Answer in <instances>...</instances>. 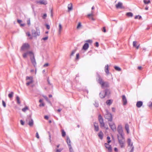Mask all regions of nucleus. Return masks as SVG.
Returning a JSON list of instances; mask_svg holds the SVG:
<instances>
[{"label":"nucleus","mask_w":152,"mask_h":152,"mask_svg":"<svg viewBox=\"0 0 152 152\" xmlns=\"http://www.w3.org/2000/svg\"><path fill=\"white\" fill-rule=\"evenodd\" d=\"M30 53L31 55V56L30 57L31 63L34 66H35L36 64V63L34 58V54L33 52H30Z\"/></svg>","instance_id":"nucleus-7"},{"label":"nucleus","mask_w":152,"mask_h":152,"mask_svg":"<svg viewBox=\"0 0 152 152\" xmlns=\"http://www.w3.org/2000/svg\"><path fill=\"white\" fill-rule=\"evenodd\" d=\"M148 106L150 107H152V102H149L148 104Z\"/></svg>","instance_id":"nucleus-48"},{"label":"nucleus","mask_w":152,"mask_h":152,"mask_svg":"<svg viewBox=\"0 0 152 152\" xmlns=\"http://www.w3.org/2000/svg\"><path fill=\"white\" fill-rule=\"evenodd\" d=\"M26 34L27 36L28 37H30L29 38L30 39H32L33 38V37L31 36V34L29 32H27L26 33Z\"/></svg>","instance_id":"nucleus-36"},{"label":"nucleus","mask_w":152,"mask_h":152,"mask_svg":"<svg viewBox=\"0 0 152 152\" xmlns=\"http://www.w3.org/2000/svg\"><path fill=\"white\" fill-rule=\"evenodd\" d=\"M70 152H74L73 150L71 147V145L69 146Z\"/></svg>","instance_id":"nucleus-41"},{"label":"nucleus","mask_w":152,"mask_h":152,"mask_svg":"<svg viewBox=\"0 0 152 152\" xmlns=\"http://www.w3.org/2000/svg\"><path fill=\"white\" fill-rule=\"evenodd\" d=\"M137 68L139 70H140L142 69V67L141 66H139Z\"/></svg>","instance_id":"nucleus-62"},{"label":"nucleus","mask_w":152,"mask_h":152,"mask_svg":"<svg viewBox=\"0 0 152 152\" xmlns=\"http://www.w3.org/2000/svg\"><path fill=\"white\" fill-rule=\"evenodd\" d=\"M28 107L26 106L25 107H24V108H23L22 109V110L23 112H25L26 110H28Z\"/></svg>","instance_id":"nucleus-37"},{"label":"nucleus","mask_w":152,"mask_h":152,"mask_svg":"<svg viewBox=\"0 0 152 152\" xmlns=\"http://www.w3.org/2000/svg\"><path fill=\"white\" fill-rule=\"evenodd\" d=\"M2 104H3V106L4 107H5L6 106V104L5 102L3 100L2 101Z\"/></svg>","instance_id":"nucleus-53"},{"label":"nucleus","mask_w":152,"mask_h":152,"mask_svg":"<svg viewBox=\"0 0 152 152\" xmlns=\"http://www.w3.org/2000/svg\"><path fill=\"white\" fill-rule=\"evenodd\" d=\"M109 143H105L104 145L106 148L107 149L108 152H112V149L111 146Z\"/></svg>","instance_id":"nucleus-13"},{"label":"nucleus","mask_w":152,"mask_h":152,"mask_svg":"<svg viewBox=\"0 0 152 152\" xmlns=\"http://www.w3.org/2000/svg\"><path fill=\"white\" fill-rule=\"evenodd\" d=\"M109 66L108 65H107L105 66V71L107 74H108L109 73Z\"/></svg>","instance_id":"nucleus-27"},{"label":"nucleus","mask_w":152,"mask_h":152,"mask_svg":"<svg viewBox=\"0 0 152 152\" xmlns=\"http://www.w3.org/2000/svg\"><path fill=\"white\" fill-rule=\"evenodd\" d=\"M94 12L92 11L91 13L87 15L88 17L89 18H91V19L93 20H94V19L93 18V16H94Z\"/></svg>","instance_id":"nucleus-22"},{"label":"nucleus","mask_w":152,"mask_h":152,"mask_svg":"<svg viewBox=\"0 0 152 152\" xmlns=\"http://www.w3.org/2000/svg\"><path fill=\"white\" fill-rule=\"evenodd\" d=\"M119 142L121 148H123L124 147V143L125 140L124 136H118Z\"/></svg>","instance_id":"nucleus-4"},{"label":"nucleus","mask_w":152,"mask_h":152,"mask_svg":"<svg viewBox=\"0 0 152 152\" xmlns=\"http://www.w3.org/2000/svg\"><path fill=\"white\" fill-rule=\"evenodd\" d=\"M125 128L127 134H129V126L128 124H125Z\"/></svg>","instance_id":"nucleus-21"},{"label":"nucleus","mask_w":152,"mask_h":152,"mask_svg":"<svg viewBox=\"0 0 152 152\" xmlns=\"http://www.w3.org/2000/svg\"><path fill=\"white\" fill-rule=\"evenodd\" d=\"M98 81V83L101 85L102 88L108 87H109L108 83L104 81L100 77H99Z\"/></svg>","instance_id":"nucleus-2"},{"label":"nucleus","mask_w":152,"mask_h":152,"mask_svg":"<svg viewBox=\"0 0 152 152\" xmlns=\"http://www.w3.org/2000/svg\"><path fill=\"white\" fill-rule=\"evenodd\" d=\"M13 94H14V92H11L8 95V96L10 98H12L13 96Z\"/></svg>","instance_id":"nucleus-34"},{"label":"nucleus","mask_w":152,"mask_h":152,"mask_svg":"<svg viewBox=\"0 0 152 152\" xmlns=\"http://www.w3.org/2000/svg\"><path fill=\"white\" fill-rule=\"evenodd\" d=\"M128 145L129 146H133L132 143L131 142V140L130 139H128Z\"/></svg>","instance_id":"nucleus-31"},{"label":"nucleus","mask_w":152,"mask_h":152,"mask_svg":"<svg viewBox=\"0 0 152 152\" xmlns=\"http://www.w3.org/2000/svg\"><path fill=\"white\" fill-rule=\"evenodd\" d=\"M108 91V90H105V92H102L100 94V97L102 98H104L106 96V95L107 94V92Z\"/></svg>","instance_id":"nucleus-14"},{"label":"nucleus","mask_w":152,"mask_h":152,"mask_svg":"<svg viewBox=\"0 0 152 152\" xmlns=\"http://www.w3.org/2000/svg\"><path fill=\"white\" fill-rule=\"evenodd\" d=\"M26 85L28 86L32 84L34 82L33 78L32 76H27L26 77Z\"/></svg>","instance_id":"nucleus-3"},{"label":"nucleus","mask_w":152,"mask_h":152,"mask_svg":"<svg viewBox=\"0 0 152 152\" xmlns=\"http://www.w3.org/2000/svg\"><path fill=\"white\" fill-rule=\"evenodd\" d=\"M130 149H131L130 152H133L134 150V147L133 146H130Z\"/></svg>","instance_id":"nucleus-45"},{"label":"nucleus","mask_w":152,"mask_h":152,"mask_svg":"<svg viewBox=\"0 0 152 152\" xmlns=\"http://www.w3.org/2000/svg\"><path fill=\"white\" fill-rule=\"evenodd\" d=\"M82 26V25L81 23L80 22H79L77 27V29H78L80 28H81Z\"/></svg>","instance_id":"nucleus-29"},{"label":"nucleus","mask_w":152,"mask_h":152,"mask_svg":"<svg viewBox=\"0 0 152 152\" xmlns=\"http://www.w3.org/2000/svg\"><path fill=\"white\" fill-rule=\"evenodd\" d=\"M79 58V53H77L76 55V59L78 60Z\"/></svg>","instance_id":"nucleus-47"},{"label":"nucleus","mask_w":152,"mask_h":152,"mask_svg":"<svg viewBox=\"0 0 152 152\" xmlns=\"http://www.w3.org/2000/svg\"><path fill=\"white\" fill-rule=\"evenodd\" d=\"M114 68L115 70L118 71H120L121 70V69L119 67L117 66H115L114 67Z\"/></svg>","instance_id":"nucleus-35"},{"label":"nucleus","mask_w":152,"mask_h":152,"mask_svg":"<svg viewBox=\"0 0 152 152\" xmlns=\"http://www.w3.org/2000/svg\"><path fill=\"white\" fill-rule=\"evenodd\" d=\"M86 42H88V43H91L92 42V40H90V39H88V40H87L86 41Z\"/></svg>","instance_id":"nucleus-54"},{"label":"nucleus","mask_w":152,"mask_h":152,"mask_svg":"<svg viewBox=\"0 0 152 152\" xmlns=\"http://www.w3.org/2000/svg\"><path fill=\"white\" fill-rule=\"evenodd\" d=\"M141 18V17L139 15L136 16L134 18L135 19H140Z\"/></svg>","instance_id":"nucleus-44"},{"label":"nucleus","mask_w":152,"mask_h":152,"mask_svg":"<svg viewBox=\"0 0 152 152\" xmlns=\"http://www.w3.org/2000/svg\"><path fill=\"white\" fill-rule=\"evenodd\" d=\"M62 135L63 137H64L66 135V132L64 130L62 131Z\"/></svg>","instance_id":"nucleus-40"},{"label":"nucleus","mask_w":152,"mask_h":152,"mask_svg":"<svg viewBox=\"0 0 152 152\" xmlns=\"http://www.w3.org/2000/svg\"><path fill=\"white\" fill-rule=\"evenodd\" d=\"M44 118L46 120H48V116L45 115L44 117Z\"/></svg>","instance_id":"nucleus-61"},{"label":"nucleus","mask_w":152,"mask_h":152,"mask_svg":"<svg viewBox=\"0 0 152 152\" xmlns=\"http://www.w3.org/2000/svg\"><path fill=\"white\" fill-rule=\"evenodd\" d=\"M142 102L140 101L137 102L136 104V106L137 107H140L142 105Z\"/></svg>","instance_id":"nucleus-24"},{"label":"nucleus","mask_w":152,"mask_h":152,"mask_svg":"<svg viewBox=\"0 0 152 152\" xmlns=\"http://www.w3.org/2000/svg\"><path fill=\"white\" fill-rule=\"evenodd\" d=\"M30 52H33L32 51H27L26 52L24 53L23 54V58H27V56L29 55L30 57L31 56V55L30 53Z\"/></svg>","instance_id":"nucleus-17"},{"label":"nucleus","mask_w":152,"mask_h":152,"mask_svg":"<svg viewBox=\"0 0 152 152\" xmlns=\"http://www.w3.org/2000/svg\"><path fill=\"white\" fill-rule=\"evenodd\" d=\"M98 120L100 123L101 127L102 128L104 127L106 130L108 129L109 128L108 126H105V124L104 122L103 119L100 115H99Z\"/></svg>","instance_id":"nucleus-1"},{"label":"nucleus","mask_w":152,"mask_h":152,"mask_svg":"<svg viewBox=\"0 0 152 152\" xmlns=\"http://www.w3.org/2000/svg\"><path fill=\"white\" fill-rule=\"evenodd\" d=\"M30 46L28 43L23 44L21 48L22 50H25L29 48Z\"/></svg>","instance_id":"nucleus-9"},{"label":"nucleus","mask_w":152,"mask_h":152,"mask_svg":"<svg viewBox=\"0 0 152 152\" xmlns=\"http://www.w3.org/2000/svg\"><path fill=\"white\" fill-rule=\"evenodd\" d=\"M113 100H108L106 102V104L107 105H110L112 103Z\"/></svg>","instance_id":"nucleus-33"},{"label":"nucleus","mask_w":152,"mask_h":152,"mask_svg":"<svg viewBox=\"0 0 152 152\" xmlns=\"http://www.w3.org/2000/svg\"><path fill=\"white\" fill-rule=\"evenodd\" d=\"M16 99L17 102V104H20L21 102L20 101V98L19 97V96H16Z\"/></svg>","instance_id":"nucleus-28"},{"label":"nucleus","mask_w":152,"mask_h":152,"mask_svg":"<svg viewBox=\"0 0 152 152\" xmlns=\"http://www.w3.org/2000/svg\"><path fill=\"white\" fill-rule=\"evenodd\" d=\"M46 28H47V29H49L50 28V26L48 25V24H47L46 25Z\"/></svg>","instance_id":"nucleus-57"},{"label":"nucleus","mask_w":152,"mask_h":152,"mask_svg":"<svg viewBox=\"0 0 152 152\" xmlns=\"http://www.w3.org/2000/svg\"><path fill=\"white\" fill-rule=\"evenodd\" d=\"M49 65V64L48 63H46L43 66L44 67H46L47 66H48Z\"/></svg>","instance_id":"nucleus-58"},{"label":"nucleus","mask_w":152,"mask_h":152,"mask_svg":"<svg viewBox=\"0 0 152 152\" xmlns=\"http://www.w3.org/2000/svg\"><path fill=\"white\" fill-rule=\"evenodd\" d=\"M20 26H25V24H20Z\"/></svg>","instance_id":"nucleus-64"},{"label":"nucleus","mask_w":152,"mask_h":152,"mask_svg":"<svg viewBox=\"0 0 152 152\" xmlns=\"http://www.w3.org/2000/svg\"><path fill=\"white\" fill-rule=\"evenodd\" d=\"M95 46L96 47H99V43L98 42H96L95 43Z\"/></svg>","instance_id":"nucleus-56"},{"label":"nucleus","mask_w":152,"mask_h":152,"mask_svg":"<svg viewBox=\"0 0 152 152\" xmlns=\"http://www.w3.org/2000/svg\"><path fill=\"white\" fill-rule=\"evenodd\" d=\"M20 123L21 125H23L24 124V122L22 120H20Z\"/></svg>","instance_id":"nucleus-52"},{"label":"nucleus","mask_w":152,"mask_h":152,"mask_svg":"<svg viewBox=\"0 0 152 152\" xmlns=\"http://www.w3.org/2000/svg\"><path fill=\"white\" fill-rule=\"evenodd\" d=\"M49 140H50V141H51V136L50 134H49Z\"/></svg>","instance_id":"nucleus-63"},{"label":"nucleus","mask_w":152,"mask_h":152,"mask_svg":"<svg viewBox=\"0 0 152 152\" xmlns=\"http://www.w3.org/2000/svg\"><path fill=\"white\" fill-rule=\"evenodd\" d=\"M63 148H60L59 149H57L56 150V152H61V151L63 150Z\"/></svg>","instance_id":"nucleus-43"},{"label":"nucleus","mask_w":152,"mask_h":152,"mask_svg":"<svg viewBox=\"0 0 152 152\" xmlns=\"http://www.w3.org/2000/svg\"><path fill=\"white\" fill-rule=\"evenodd\" d=\"M105 118L108 120L109 121L111 122L112 121V116L111 113H107L104 116Z\"/></svg>","instance_id":"nucleus-8"},{"label":"nucleus","mask_w":152,"mask_h":152,"mask_svg":"<svg viewBox=\"0 0 152 152\" xmlns=\"http://www.w3.org/2000/svg\"><path fill=\"white\" fill-rule=\"evenodd\" d=\"M89 45L88 43H85L83 47V49L84 50H87L89 48Z\"/></svg>","instance_id":"nucleus-20"},{"label":"nucleus","mask_w":152,"mask_h":152,"mask_svg":"<svg viewBox=\"0 0 152 152\" xmlns=\"http://www.w3.org/2000/svg\"><path fill=\"white\" fill-rule=\"evenodd\" d=\"M39 106L41 107H43L45 106V104L44 103L42 102V103H41L39 105Z\"/></svg>","instance_id":"nucleus-50"},{"label":"nucleus","mask_w":152,"mask_h":152,"mask_svg":"<svg viewBox=\"0 0 152 152\" xmlns=\"http://www.w3.org/2000/svg\"><path fill=\"white\" fill-rule=\"evenodd\" d=\"M27 24H28V25H30V20H27Z\"/></svg>","instance_id":"nucleus-60"},{"label":"nucleus","mask_w":152,"mask_h":152,"mask_svg":"<svg viewBox=\"0 0 152 152\" xmlns=\"http://www.w3.org/2000/svg\"><path fill=\"white\" fill-rule=\"evenodd\" d=\"M17 22H18L19 23V24H20V23H21V22H22V21L21 20H17Z\"/></svg>","instance_id":"nucleus-59"},{"label":"nucleus","mask_w":152,"mask_h":152,"mask_svg":"<svg viewBox=\"0 0 152 152\" xmlns=\"http://www.w3.org/2000/svg\"><path fill=\"white\" fill-rule=\"evenodd\" d=\"M26 121H28V124L31 127L33 126L34 124L33 121V120L31 118V116L28 118L26 120Z\"/></svg>","instance_id":"nucleus-11"},{"label":"nucleus","mask_w":152,"mask_h":152,"mask_svg":"<svg viewBox=\"0 0 152 152\" xmlns=\"http://www.w3.org/2000/svg\"><path fill=\"white\" fill-rule=\"evenodd\" d=\"M94 126L95 130L96 132H98L99 130V127L98 124L95 123L94 124Z\"/></svg>","instance_id":"nucleus-23"},{"label":"nucleus","mask_w":152,"mask_h":152,"mask_svg":"<svg viewBox=\"0 0 152 152\" xmlns=\"http://www.w3.org/2000/svg\"><path fill=\"white\" fill-rule=\"evenodd\" d=\"M66 142L68 146L71 145L70 144V140L69 137H67Z\"/></svg>","instance_id":"nucleus-32"},{"label":"nucleus","mask_w":152,"mask_h":152,"mask_svg":"<svg viewBox=\"0 0 152 152\" xmlns=\"http://www.w3.org/2000/svg\"><path fill=\"white\" fill-rule=\"evenodd\" d=\"M122 101L123 102V104L124 105H126L127 103V100L126 99L125 96V95H123L122 96Z\"/></svg>","instance_id":"nucleus-19"},{"label":"nucleus","mask_w":152,"mask_h":152,"mask_svg":"<svg viewBox=\"0 0 152 152\" xmlns=\"http://www.w3.org/2000/svg\"><path fill=\"white\" fill-rule=\"evenodd\" d=\"M102 31L104 33H105L106 32V28L105 27H103L102 28Z\"/></svg>","instance_id":"nucleus-46"},{"label":"nucleus","mask_w":152,"mask_h":152,"mask_svg":"<svg viewBox=\"0 0 152 152\" xmlns=\"http://www.w3.org/2000/svg\"><path fill=\"white\" fill-rule=\"evenodd\" d=\"M36 30H32L31 31L32 34L34 37H37V36H39L40 35V32L39 28L38 27L36 28Z\"/></svg>","instance_id":"nucleus-5"},{"label":"nucleus","mask_w":152,"mask_h":152,"mask_svg":"<svg viewBox=\"0 0 152 152\" xmlns=\"http://www.w3.org/2000/svg\"><path fill=\"white\" fill-rule=\"evenodd\" d=\"M36 137L38 139H39V136L37 132L36 133Z\"/></svg>","instance_id":"nucleus-55"},{"label":"nucleus","mask_w":152,"mask_h":152,"mask_svg":"<svg viewBox=\"0 0 152 152\" xmlns=\"http://www.w3.org/2000/svg\"><path fill=\"white\" fill-rule=\"evenodd\" d=\"M103 132L102 131H100L98 134V136L99 138L101 139L102 140L103 139Z\"/></svg>","instance_id":"nucleus-25"},{"label":"nucleus","mask_w":152,"mask_h":152,"mask_svg":"<svg viewBox=\"0 0 152 152\" xmlns=\"http://www.w3.org/2000/svg\"><path fill=\"white\" fill-rule=\"evenodd\" d=\"M143 2L145 4H148L150 3V1L149 0H144Z\"/></svg>","instance_id":"nucleus-39"},{"label":"nucleus","mask_w":152,"mask_h":152,"mask_svg":"<svg viewBox=\"0 0 152 152\" xmlns=\"http://www.w3.org/2000/svg\"><path fill=\"white\" fill-rule=\"evenodd\" d=\"M109 126L111 129L113 131H114L116 130V126L114 123L112 122V121L111 122L109 123Z\"/></svg>","instance_id":"nucleus-10"},{"label":"nucleus","mask_w":152,"mask_h":152,"mask_svg":"<svg viewBox=\"0 0 152 152\" xmlns=\"http://www.w3.org/2000/svg\"><path fill=\"white\" fill-rule=\"evenodd\" d=\"M133 45L134 47H135L137 49H138L140 46V44H138L136 41H133Z\"/></svg>","instance_id":"nucleus-16"},{"label":"nucleus","mask_w":152,"mask_h":152,"mask_svg":"<svg viewBox=\"0 0 152 152\" xmlns=\"http://www.w3.org/2000/svg\"><path fill=\"white\" fill-rule=\"evenodd\" d=\"M115 7L117 9L122 8V3L120 2H118L117 4L115 5Z\"/></svg>","instance_id":"nucleus-18"},{"label":"nucleus","mask_w":152,"mask_h":152,"mask_svg":"<svg viewBox=\"0 0 152 152\" xmlns=\"http://www.w3.org/2000/svg\"><path fill=\"white\" fill-rule=\"evenodd\" d=\"M107 139L108 140L107 141V143H109L110 142H111V140H110V137H109V136H108L107 137Z\"/></svg>","instance_id":"nucleus-42"},{"label":"nucleus","mask_w":152,"mask_h":152,"mask_svg":"<svg viewBox=\"0 0 152 152\" xmlns=\"http://www.w3.org/2000/svg\"><path fill=\"white\" fill-rule=\"evenodd\" d=\"M47 15L46 14H45L43 15V16L42 17V18L43 19H45L47 17Z\"/></svg>","instance_id":"nucleus-49"},{"label":"nucleus","mask_w":152,"mask_h":152,"mask_svg":"<svg viewBox=\"0 0 152 152\" xmlns=\"http://www.w3.org/2000/svg\"><path fill=\"white\" fill-rule=\"evenodd\" d=\"M126 15L128 17H132L133 16V13L131 12L127 13Z\"/></svg>","instance_id":"nucleus-30"},{"label":"nucleus","mask_w":152,"mask_h":152,"mask_svg":"<svg viewBox=\"0 0 152 152\" xmlns=\"http://www.w3.org/2000/svg\"><path fill=\"white\" fill-rule=\"evenodd\" d=\"M68 11H70L72 10V3H70L68 5Z\"/></svg>","instance_id":"nucleus-26"},{"label":"nucleus","mask_w":152,"mask_h":152,"mask_svg":"<svg viewBox=\"0 0 152 152\" xmlns=\"http://www.w3.org/2000/svg\"><path fill=\"white\" fill-rule=\"evenodd\" d=\"M36 3L37 4L40 5H45L47 4V1L45 0H41L36 1Z\"/></svg>","instance_id":"nucleus-12"},{"label":"nucleus","mask_w":152,"mask_h":152,"mask_svg":"<svg viewBox=\"0 0 152 152\" xmlns=\"http://www.w3.org/2000/svg\"><path fill=\"white\" fill-rule=\"evenodd\" d=\"M48 39V37L47 36L43 38H42V39L44 41H45V40H46L47 39Z\"/></svg>","instance_id":"nucleus-51"},{"label":"nucleus","mask_w":152,"mask_h":152,"mask_svg":"<svg viewBox=\"0 0 152 152\" xmlns=\"http://www.w3.org/2000/svg\"><path fill=\"white\" fill-rule=\"evenodd\" d=\"M62 30L63 28L62 25L60 23H59V24L58 28V32L59 34H61V33L62 31Z\"/></svg>","instance_id":"nucleus-15"},{"label":"nucleus","mask_w":152,"mask_h":152,"mask_svg":"<svg viewBox=\"0 0 152 152\" xmlns=\"http://www.w3.org/2000/svg\"><path fill=\"white\" fill-rule=\"evenodd\" d=\"M77 49H75L73 50L72 51V53L71 54V56H73V55L75 53L76 51L77 50Z\"/></svg>","instance_id":"nucleus-38"},{"label":"nucleus","mask_w":152,"mask_h":152,"mask_svg":"<svg viewBox=\"0 0 152 152\" xmlns=\"http://www.w3.org/2000/svg\"><path fill=\"white\" fill-rule=\"evenodd\" d=\"M117 131L119 134L118 136H124V133L122 126L121 125H119L117 128Z\"/></svg>","instance_id":"nucleus-6"}]
</instances>
